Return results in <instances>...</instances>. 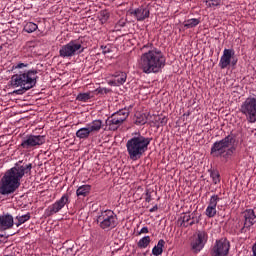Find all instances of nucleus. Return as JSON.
<instances>
[{"mask_svg":"<svg viewBox=\"0 0 256 256\" xmlns=\"http://www.w3.org/2000/svg\"><path fill=\"white\" fill-rule=\"evenodd\" d=\"M151 243V237L150 236H144L142 237L138 243H137V247L139 249H147V247H149V244Z\"/></svg>","mask_w":256,"mask_h":256,"instance_id":"nucleus-25","label":"nucleus"},{"mask_svg":"<svg viewBox=\"0 0 256 256\" xmlns=\"http://www.w3.org/2000/svg\"><path fill=\"white\" fill-rule=\"evenodd\" d=\"M181 227H189V225H195V221L191 220V214L186 213L181 217Z\"/></svg>","mask_w":256,"mask_h":256,"instance_id":"nucleus-23","label":"nucleus"},{"mask_svg":"<svg viewBox=\"0 0 256 256\" xmlns=\"http://www.w3.org/2000/svg\"><path fill=\"white\" fill-rule=\"evenodd\" d=\"M65 205H69V194H63L62 197L47 207L44 211L45 217H53L56 213H59L61 209L65 207Z\"/></svg>","mask_w":256,"mask_h":256,"instance_id":"nucleus-11","label":"nucleus"},{"mask_svg":"<svg viewBox=\"0 0 256 256\" xmlns=\"http://www.w3.org/2000/svg\"><path fill=\"white\" fill-rule=\"evenodd\" d=\"M33 164L21 165L16 163L14 167L7 170L0 180V195H13L19 187L21 180L27 173H31Z\"/></svg>","mask_w":256,"mask_h":256,"instance_id":"nucleus-1","label":"nucleus"},{"mask_svg":"<svg viewBox=\"0 0 256 256\" xmlns=\"http://www.w3.org/2000/svg\"><path fill=\"white\" fill-rule=\"evenodd\" d=\"M87 127L90 129V133H99L105 127V124H103V120L96 119L87 124Z\"/></svg>","mask_w":256,"mask_h":256,"instance_id":"nucleus-19","label":"nucleus"},{"mask_svg":"<svg viewBox=\"0 0 256 256\" xmlns=\"http://www.w3.org/2000/svg\"><path fill=\"white\" fill-rule=\"evenodd\" d=\"M221 4V0H206V5L208 7H217Z\"/></svg>","mask_w":256,"mask_h":256,"instance_id":"nucleus-34","label":"nucleus"},{"mask_svg":"<svg viewBox=\"0 0 256 256\" xmlns=\"http://www.w3.org/2000/svg\"><path fill=\"white\" fill-rule=\"evenodd\" d=\"M150 125L151 127H156V129H159V127H161V115H159V112L153 113L150 116Z\"/></svg>","mask_w":256,"mask_h":256,"instance_id":"nucleus-22","label":"nucleus"},{"mask_svg":"<svg viewBox=\"0 0 256 256\" xmlns=\"http://www.w3.org/2000/svg\"><path fill=\"white\" fill-rule=\"evenodd\" d=\"M29 219H31L30 213L24 214L22 216H16L15 218V220L17 221L15 222L16 227H21V225H23V223H27Z\"/></svg>","mask_w":256,"mask_h":256,"instance_id":"nucleus-24","label":"nucleus"},{"mask_svg":"<svg viewBox=\"0 0 256 256\" xmlns=\"http://www.w3.org/2000/svg\"><path fill=\"white\" fill-rule=\"evenodd\" d=\"M199 23H201V20H199L197 18L188 19V20L184 21V27L186 29H193V27H197V25H199Z\"/></svg>","mask_w":256,"mask_h":256,"instance_id":"nucleus-26","label":"nucleus"},{"mask_svg":"<svg viewBox=\"0 0 256 256\" xmlns=\"http://www.w3.org/2000/svg\"><path fill=\"white\" fill-rule=\"evenodd\" d=\"M210 176L212 177V179H213V183L215 184V185H217V183H219V177H220V175H219V172H217V171H212L211 172V174H210Z\"/></svg>","mask_w":256,"mask_h":256,"instance_id":"nucleus-35","label":"nucleus"},{"mask_svg":"<svg viewBox=\"0 0 256 256\" xmlns=\"http://www.w3.org/2000/svg\"><path fill=\"white\" fill-rule=\"evenodd\" d=\"M157 209V207H153L152 209H150L151 213H153V211H155Z\"/></svg>","mask_w":256,"mask_h":256,"instance_id":"nucleus-39","label":"nucleus"},{"mask_svg":"<svg viewBox=\"0 0 256 256\" xmlns=\"http://www.w3.org/2000/svg\"><path fill=\"white\" fill-rule=\"evenodd\" d=\"M136 125H145L147 123V115L145 114H136V120H135Z\"/></svg>","mask_w":256,"mask_h":256,"instance_id":"nucleus-29","label":"nucleus"},{"mask_svg":"<svg viewBox=\"0 0 256 256\" xmlns=\"http://www.w3.org/2000/svg\"><path fill=\"white\" fill-rule=\"evenodd\" d=\"M235 55V51L232 49H224L223 55L220 58L219 67L220 69H227L231 65V58Z\"/></svg>","mask_w":256,"mask_h":256,"instance_id":"nucleus-15","label":"nucleus"},{"mask_svg":"<svg viewBox=\"0 0 256 256\" xmlns=\"http://www.w3.org/2000/svg\"><path fill=\"white\" fill-rule=\"evenodd\" d=\"M137 67L142 73H159L161 71V51L153 49L143 53L138 59Z\"/></svg>","mask_w":256,"mask_h":256,"instance_id":"nucleus-3","label":"nucleus"},{"mask_svg":"<svg viewBox=\"0 0 256 256\" xmlns=\"http://www.w3.org/2000/svg\"><path fill=\"white\" fill-rule=\"evenodd\" d=\"M234 144L235 138L228 135L212 145L210 155H212V157H230V155H233Z\"/></svg>","mask_w":256,"mask_h":256,"instance_id":"nucleus-5","label":"nucleus"},{"mask_svg":"<svg viewBox=\"0 0 256 256\" xmlns=\"http://www.w3.org/2000/svg\"><path fill=\"white\" fill-rule=\"evenodd\" d=\"M221 198L217 195H212L209 201L208 207H213L214 209H217V203H219Z\"/></svg>","mask_w":256,"mask_h":256,"instance_id":"nucleus-30","label":"nucleus"},{"mask_svg":"<svg viewBox=\"0 0 256 256\" xmlns=\"http://www.w3.org/2000/svg\"><path fill=\"white\" fill-rule=\"evenodd\" d=\"M163 243H165V241L161 240V247H163Z\"/></svg>","mask_w":256,"mask_h":256,"instance_id":"nucleus-42","label":"nucleus"},{"mask_svg":"<svg viewBox=\"0 0 256 256\" xmlns=\"http://www.w3.org/2000/svg\"><path fill=\"white\" fill-rule=\"evenodd\" d=\"M100 15L102 17L101 21H107V19H109V13L107 11H102Z\"/></svg>","mask_w":256,"mask_h":256,"instance_id":"nucleus-36","label":"nucleus"},{"mask_svg":"<svg viewBox=\"0 0 256 256\" xmlns=\"http://www.w3.org/2000/svg\"><path fill=\"white\" fill-rule=\"evenodd\" d=\"M89 99H91V93L87 92V93H79L76 97L77 101H82V103H87V101H89Z\"/></svg>","mask_w":256,"mask_h":256,"instance_id":"nucleus-28","label":"nucleus"},{"mask_svg":"<svg viewBox=\"0 0 256 256\" xmlns=\"http://www.w3.org/2000/svg\"><path fill=\"white\" fill-rule=\"evenodd\" d=\"M243 215H244V226L241 229V233H247V231H249V229H251V227L255 225L256 215L253 209H248L244 211Z\"/></svg>","mask_w":256,"mask_h":256,"instance_id":"nucleus-14","label":"nucleus"},{"mask_svg":"<svg viewBox=\"0 0 256 256\" xmlns=\"http://www.w3.org/2000/svg\"><path fill=\"white\" fill-rule=\"evenodd\" d=\"M38 28H39V26H37V24H35L33 22H27L24 25L23 31H25V33H35V30Z\"/></svg>","mask_w":256,"mask_h":256,"instance_id":"nucleus-27","label":"nucleus"},{"mask_svg":"<svg viewBox=\"0 0 256 256\" xmlns=\"http://www.w3.org/2000/svg\"><path fill=\"white\" fill-rule=\"evenodd\" d=\"M97 224L100 229L104 231H111L117 227V215L112 210L102 211L100 215L97 216Z\"/></svg>","mask_w":256,"mask_h":256,"instance_id":"nucleus-7","label":"nucleus"},{"mask_svg":"<svg viewBox=\"0 0 256 256\" xmlns=\"http://www.w3.org/2000/svg\"><path fill=\"white\" fill-rule=\"evenodd\" d=\"M85 51V47L81 44V42L77 40H72L68 44L63 45L59 50V55L65 59L69 57H74V55H80Z\"/></svg>","mask_w":256,"mask_h":256,"instance_id":"nucleus-9","label":"nucleus"},{"mask_svg":"<svg viewBox=\"0 0 256 256\" xmlns=\"http://www.w3.org/2000/svg\"><path fill=\"white\" fill-rule=\"evenodd\" d=\"M89 193H91V185L89 184L82 185L76 190L77 197H87Z\"/></svg>","mask_w":256,"mask_h":256,"instance_id":"nucleus-20","label":"nucleus"},{"mask_svg":"<svg viewBox=\"0 0 256 256\" xmlns=\"http://www.w3.org/2000/svg\"><path fill=\"white\" fill-rule=\"evenodd\" d=\"M112 77H114V79L110 81V85H113L114 87H119L127 81V74L125 72H116Z\"/></svg>","mask_w":256,"mask_h":256,"instance_id":"nucleus-18","label":"nucleus"},{"mask_svg":"<svg viewBox=\"0 0 256 256\" xmlns=\"http://www.w3.org/2000/svg\"><path fill=\"white\" fill-rule=\"evenodd\" d=\"M229 249H231V242H229L227 238H221L219 240H216L211 250V255L212 256H228Z\"/></svg>","mask_w":256,"mask_h":256,"instance_id":"nucleus-12","label":"nucleus"},{"mask_svg":"<svg viewBox=\"0 0 256 256\" xmlns=\"http://www.w3.org/2000/svg\"><path fill=\"white\" fill-rule=\"evenodd\" d=\"M91 135V130L89 129V126L80 128L78 131H76V137L78 139H89Z\"/></svg>","mask_w":256,"mask_h":256,"instance_id":"nucleus-21","label":"nucleus"},{"mask_svg":"<svg viewBox=\"0 0 256 256\" xmlns=\"http://www.w3.org/2000/svg\"><path fill=\"white\" fill-rule=\"evenodd\" d=\"M129 109L124 108L120 109L117 112L113 113L110 117H108L105 121L104 131H117L125 121L129 118Z\"/></svg>","mask_w":256,"mask_h":256,"instance_id":"nucleus-6","label":"nucleus"},{"mask_svg":"<svg viewBox=\"0 0 256 256\" xmlns=\"http://www.w3.org/2000/svg\"><path fill=\"white\" fill-rule=\"evenodd\" d=\"M151 145V138L141 134L132 137L126 142V149L131 161H139Z\"/></svg>","mask_w":256,"mask_h":256,"instance_id":"nucleus-4","label":"nucleus"},{"mask_svg":"<svg viewBox=\"0 0 256 256\" xmlns=\"http://www.w3.org/2000/svg\"><path fill=\"white\" fill-rule=\"evenodd\" d=\"M161 123H167V120L165 118H163Z\"/></svg>","mask_w":256,"mask_h":256,"instance_id":"nucleus-40","label":"nucleus"},{"mask_svg":"<svg viewBox=\"0 0 256 256\" xmlns=\"http://www.w3.org/2000/svg\"><path fill=\"white\" fill-rule=\"evenodd\" d=\"M152 254L155 256L161 255V240H159L157 246L152 249Z\"/></svg>","mask_w":256,"mask_h":256,"instance_id":"nucleus-33","label":"nucleus"},{"mask_svg":"<svg viewBox=\"0 0 256 256\" xmlns=\"http://www.w3.org/2000/svg\"><path fill=\"white\" fill-rule=\"evenodd\" d=\"M145 233H149V228L143 227L139 232L138 235H143Z\"/></svg>","mask_w":256,"mask_h":256,"instance_id":"nucleus-38","label":"nucleus"},{"mask_svg":"<svg viewBox=\"0 0 256 256\" xmlns=\"http://www.w3.org/2000/svg\"><path fill=\"white\" fill-rule=\"evenodd\" d=\"M45 143V135H27L22 139L20 147L22 149H35V147H41Z\"/></svg>","mask_w":256,"mask_h":256,"instance_id":"nucleus-10","label":"nucleus"},{"mask_svg":"<svg viewBox=\"0 0 256 256\" xmlns=\"http://www.w3.org/2000/svg\"><path fill=\"white\" fill-rule=\"evenodd\" d=\"M132 14L137 19V21H145V19H149L150 12L149 8L141 6L134 10Z\"/></svg>","mask_w":256,"mask_h":256,"instance_id":"nucleus-17","label":"nucleus"},{"mask_svg":"<svg viewBox=\"0 0 256 256\" xmlns=\"http://www.w3.org/2000/svg\"><path fill=\"white\" fill-rule=\"evenodd\" d=\"M207 239H209V235L207 232L201 230L196 233V237L191 242V251L193 253H199L201 249L205 247V243H207Z\"/></svg>","mask_w":256,"mask_h":256,"instance_id":"nucleus-13","label":"nucleus"},{"mask_svg":"<svg viewBox=\"0 0 256 256\" xmlns=\"http://www.w3.org/2000/svg\"><path fill=\"white\" fill-rule=\"evenodd\" d=\"M23 67H29V64L18 63V64L13 66V69H23Z\"/></svg>","mask_w":256,"mask_h":256,"instance_id":"nucleus-37","label":"nucleus"},{"mask_svg":"<svg viewBox=\"0 0 256 256\" xmlns=\"http://www.w3.org/2000/svg\"><path fill=\"white\" fill-rule=\"evenodd\" d=\"M37 79H39L37 70L20 71L11 77L10 85L14 88L21 87V89L14 91V93L22 95L23 91H29V89H33L37 85Z\"/></svg>","mask_w":256,"mask_h":256,"instance_id":"nucleus-2","label":"nucleus"},{"mask_svg":"<svg viewBox=\"0 0 256 256\" xmlns=\"http://www.w3.org/2000/svg\"><path fill=\"white\" fill-rule=\"evenodd\" d=\"M13 225H15V221L13 220V216L11 214L0 215L1 231H7V229H12Z\"/></svg>","mask_w":256,"mask_h":256,"instance_id":"nucleus-16","label":"nucleus"},{"mask_svg":"<svg viewBox=\"0 0 256 256\" xmlns=\"http://www.w3.org/2000/svg\"><path fill=\"white\" fill-rule=\"evenodd\" d=\"M95 93H97L98 95H107V93H111V89L98 87L95 90Z\"/></svg>","mask_w":256,"mask_h":256,"instance_id":"nucleus-31","label":"nucleus"},{"mask_svg":"<svg viewBox=\"0 0 256 256\" xmlns=\"http://www.w3.org/2000/svg\"><path fill=\"white\" fill-rule=\"evenodd\" d=\"M232 65H237V61H232Z\"/></svg>","mask_w":256,"mask_h":256,"instance_id":"nucleus-41","label":"nucleus"},{"mask_svg":"<svg viewBox=\"0 0 256 256\" xmlns=\"http://www.w3.org/2000/svg\"><path fill=\"white\" fill-rule=\"evenodd\" d=\"M206 215L207 217H213L214 215H217V208L208 206L206 209Z\"/></svg>","mask_w":256,"mask_h":256,"instance_id":"nucleus-32","label":"nucleus"},{"mask_svg":"<svg viewBox=\"0 0 256 256\" xmlns=\"http://www.w3.org/2000/svg\"><path fill=\"white\" fill-rule=\"evenodd\" d=\"M240 113L248 123H256V96H249L240 106Z\"/></svg>","mask_w":256,"mask_h":256,"instance_id":"nucleus-8","label":"nucleus"}]
</instances>
